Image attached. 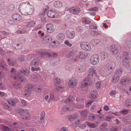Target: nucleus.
<instances>
[{
    "label": "nucleus",
    "instance_id": "obj_1",
    "mask_svg": "<svg viewBox=\"0 0 131 131\" xmlns=\"http://www.w3.org/2000/svg\"><path fill=\"white\" fill-rule=\"evenodd\" d=\"M19 12L23 15H31L34 13L35 8L30 3L26 2L21 3L18 8Z\"/></svg>",
    "mask_w": 131,
    "mask_h": 131
},
{
    "label": "nucleus",
    "instance_id": "obj_2",
    "mask_svg": "<svg viewBox=\"0 0 131 131\" xmlns=\"http://www.w3.org/2000/svg\"><path fill=\"white\" fill-rule=\"evenodd\" d=\"M12 73V78L15 80V82L13 83L14 87L16 89H21L22 87L21 84L22 82H24V80L20 73H17L14 68H12L11 70Z\"/></svg>",
    "mask_w": 131,
    "mask_h": 131
},
{
    "label": "nucleus",
    "instance_id": "obj_3",
    "mask_svg": "<svg viewBox=\"0 0 131 131\" xmlns=\"http://www.w3.org/2000/svg\"><path fill=\"white\" fill-rule=\"evenodd\" d=\"M103 70V68H101L99 70L97 71L95 67H91L88 69L89 74L87 75V77L91 79L93 78V75L96 77H99V75L104 73Z\"/></svg>",
    "mask_w": 131,
    "mask_h": 131
},
{
    "label": "nucleus",
    "instance_id": "obj_4",
    "mask_svg": "<svg viewBox=\"0 0 131 131\" xmlns=\"http://www.w3.org/2000/svg\"><path fill=\"white\" fill-rule=\"evenodd\" d=\"M77 100V97L74 94H71L69 97L65 100L64 102L67 104H70H70H73L75 106L77 109H79L82 106L80 105H78V104H75Z\"/></svg>",
    "mask_w": 131,
    "mask_h": 131
},
{
    "label": "nucleus",
    "instance_id": "obj_5",
    "mask_svg": "<svg viewBox=\"0 0 131 131\" xmlns=\"http://www.w3.org/2000/svg\"><path fill=\"white\" fill-rule=\"evenodd\" d=\"M33 90L37 92L40 91V88H38L36 89L35 88V86L32 84L27 85L25 88V90L26 92L25 93L24 96L27 97H29L31 94V91Z\"/></svg>",
    "mask_w": 131,
    "mask_h": 131
},
{
    "label": "nucleus",
    "instance_id": "obj_6",
    "mask_svg": "<svg viewBox=\"0 0 131 131\" xmlns=\"http://www.w3.org/2000/svg\"><path fill=\"white\" fill-rule=\"evenodd\" d=\"M37 54L40 56H48L55 57L57 56V54L56 53L52 51L49 52L46 50L38 51L37 52Z\"/></svg>",
    "mask_w": 131,
    "mask_h": 131
},
{
    "label": "nucleus",
    "instance_id": "obj_7",
    "mask_svg": "<svg viewBox=\"0 0 131 131\" xmlns=\"http://www.w3.org/2000/svg\"><path fill=\"white\" fill-rule=\"evenodd\" d=\"M91 79L88 78L87 76L84 80L82 81L81 85L82 89H86L89 87L91 84Z\"/></svg>",
    "mask_w": 131,
    "mask_h": 131
},
{
    "label": "nucleus",
    "instance_id": "obj_8",
    "mask_svg": "<svg viewBox=\"0 0 131 131\" xmlns=\"http://www.w3.org/2000/svg\"><path fill=\"white\" fill-rule=\"evenodd\" d=\"M90 61L92 65L95 66L99 62V57L97 54L93 55L91 56L90 58Z\"/></svg>",
    "mask_w": 131,
    "mask_h": 131
},
{
    "label": "nucleus",
    "instance_id": "obj_9",
    "mask_svg": "<svg viewBox=\"0 0 131 131\" xmlns=\"http://www.w3.org/2000/svg\"><path fill=\"white\" fill-rule=\"evenodd\" d=\"M46 31L48 33L51 34L53 32L56 30V27L51 23H48L46 25Z\"/></svg>",
    "mask_w": 131,
    "mask_h": 131
},
{
    "label": "nucleus",
    "instance_id": "obj_10",
    "mask_svg": "<svg viewBox=\"0 0 131 131\" xmlns=\"http://www.w3.org/2000/svg\"><path fill=\"white\" fill-rule=\"evenodd\" d=\"M110 50L112 52V54L116 58V59H117V57L118 51V49L117 47L114 44H112L110 47Z\"/></svg>",
    "mask_w": 131,
    "mask_h": 131
},
{
    "label": "nucleus",
    "instance_id": "obj_11",
    "mask_svg": "<svg viewBox=\"0 0 131 131\" xmlns=\"http://www.w3.org/2000/svg\"><path fill=\"white\" fill-rule=\"evenodd\" d=\"M80 46L83 49L86 51H90L91 50V47L90 45L87 42H82L81 43Z\"/></svg>",
    "mask_w": 131,
    "mask_h": 131
},
{
    "label": "nucleus",
    "instance_id": "obj_12",
    "mask_svg": "<svg viewBox=\"0 0 131 131\" xmlns=\"http://www.w3.org/2000/svg\"><path fill=\"white\" fill-rule=\"evenodd\" d=\"M113 66V63L112 62H110L108 63L106 66H104L101 68H103V71L104 73V70L106 68L108 70V71L109 73L110 74L112 72V69Z\"/></svg>",
    "mask_w": 131,
    "mask_h": 131
},
{
    "label": "nucleus",
    "instance_id": "obj_13",
    "mask_svg": "<svg viewBox=\"0 0 131 131\" xmlns=\"http://www.w3.org/2000/svg\"><path fill=\"white\" fill-rule=\"evenodd\" d=\"M77 84V81L74 78H72L70 80L68 84L69 88H73L76 86Z\"/></svg>",
    "mask_w": 131,
    "mask_h": 131
},
{
    "label": "nucleus",
    "instance_id": "obj_14",
    "mask_svg": "<svg viewBox=\"0 0 131 131\" xmlns=\"http://www.w3.org/2000/svg\"><path fill=\"white\" fill-rule=\"evenodd\" d=\"M80 9L79 7H72L70 8L69 10L70 13L75 15H77L80 13Z\"/></svg>",
    "mask_w": 131,
    "mask_h": 131
},
{
    "label": "nucleus",
    "instance_id": "obj_15",
    "mask_svg": "<svg viewBox=\"0 0 131 131\" xmlns=\"http://www.w3.org/2000/svg\"><path fill=\"white\" fill-rule=\"evenodd\" d=\"M56 14L57 13L54 10H49L47 12V15L50 18H54L55 17Z\"/></svg>",
    "mask_w": 131,
    "mask_h": 131
},
{
    "label": "nucleus",
    "instance_id": "obj_16",
    "mask_svg": "<svg viewBox=\"0 0 131 131\" xmlns=\"http://www.w3.org/2000/svg\"><path fill=\"white\" fill-rule=\"evenodd\" d=\"M98 95L97 91L95 90L91 91L89 95V97L91 99H96Z\"/></svg>",
    "mask_w": 131,
    "mask_h": 131
},
{
    "label": "nucleus",
    "instance_id": "obj_17",
    "mask_svg": "<svg viewBox=\"0 0 131 131\" xmlns=\"http://www.w3.org/2000/svg\"><path fill=\"white\" fill-rule=\"evenodd\" d=\"M66 35L67 37L70 39H72L75 36V34L74 32L73 31L68 30L66 32Z\"/></svg>",
    "mask_w": 131,
    "mask_h": 131
},
{
    "label": "nucleus",
    "instance_id": "obj_18",
    "mask_svg": "<svg viewBox=\"0 0 131 131\" xmlns=\"http://www.w3.org/2000/svg\"><path fill=\"white\" fill-rule=\"evenodd\" d=\"M79 58L82 59L85 58L88 56V53L87 52L83 51H79L78 53Z\"/></svg>",
    "mask_w": 131,
    "mask_h": 131
},
{
    "label": "nucleus",
    "instance_id": "obj_19",
    "mask_svg": "<svg viewBox=\"0 0 131 131\" xmlns=\"http://www.w3.org/2000/svg\"><path fill=\"white\" fill-rule=\"evenodd\" d=\"M19 113L21 115L26 116L28 114L29 112L27 110L20 108L19 110Z\"/></svg>",
    "mask_w": 131,
    "mask_h": 131
},
{
    "label": "nucleus",
    "instance_id": "obj_20",
    "mask_svg": "<svg viewBox=\"0 0 131 131\" xmlns=\"http://www.w3.org/2000/svg\"><path fill=\"white\" fill-rule=\"evenodd\" d=\"M40 60L38 58H35L31 62V64L35 67H36L39 65Z\"/></svg>",
    "mask_w": 131,
    "mask_h": 131
},
{
    "label": "nucleus",
    "instance_id": "obj_21",
    "mask_svg": "<svg viewBox=\"0 0 131 131\" xmlns=\"http://www.w3.org/2000/svg\"><path fill=\"white\" fill-rule=\"evenodd\" d=\"M12 17L13 19L16 21H19L21 18L19 15L16 13L13 14L12 16Z\"/></svg>",
    "mask_w": 131,
    "mask_h": 131
},
{
    "label": "nucleus",
    "instance_id": "obj_22",
    "mask_svg": "<svg viewBox=\"0 0 131 131\" xmlns=\"http://www.w3.org/2000/svg\"><path fill=\"white\" fill-rule=\"evenodd\" d=\"M52 40V38L50 36L47 35L43 38L42 40V42L43 43H48L51 41Z\"/></svg>",
    "mask_w": 131,
    "mask_h": 131
},
{
    "label": "nucleus",
    "instance_id": "obj_23",
    "mask_svg": "<svg viewBox=\"0 0 131 131\" xmlns=\"http://www.w3.org/2000/svg\"><path fill=\"white\" fill-rule=\"evenodd\" d=\"M63 4L60 1H56L54 2L53 3V6L56 8H59L62 6Z\"/></svg>",
    "mask_w": 131,
    "mask_h": 131
},
{
    "label": "nucleus",
    "instance_id": "obj_24",
    "mask_svg": "<svg viewBox=\"0 0 131 131\" xmlns=\"http://www.w3.org/2000/svg\"><path fill=\"white\" fill-rule=\"evenodd\" d=\"M18 100L16 98L11 99L8 100V102L9 104L15 105L18 102Z\"/></svg>",
    "mask_w": 131,
    "mask_h": 131
},
{
    "label": "nucleus",
    "instance_id": "obj_25",
    "mask_svg": "<svg viewBox=\"0 0 131 131\" xmlns=\"http://www.w3.org/2000/svg\"><path fill=\"white\" fill-rule=\"evenodd\" d=\"M47 11V9H45V10L43 11L42 13H41L39 15V16L40 17V19L42 22L45 21L46 20V18L43 16L45 15V12Z\"/></svg>",
    "mask_w": 131,
    "mask_h": 131
},
{
    "label": "nucleus",
    "instance_id": "obj_26",
    "mask_svg": "<svg viewBox=\"0 0 131 131\" xmlns=\"http://www.w3.org/2000/svg\"><path fill=\"white\" fill-rule=\"evenodd\" d=\"M119 79V76L117 74H115L112 77V81L114 83H116L118 81Z\"/></svg>",
    "mask_w": 131,
    "mask_h": 131
},
{
    "label": "nucleus",
    "instance_id": "obj_27",
    "mask_svg": "<svg viewBox=\"0 0 131 131\" xmlns=\"http://www.w3.org/2000/svg\"><path fill=\"white\" fill-rule=\"evenodd\" d=\"M107 124L105 122L102 123L100 126V129L101 131H106V129L108 128H105L107 126Z\"/></svg>",
    "mask_w": 131,
    "mask_h": 131
},
{
    "label": "nucleus",
    "instance_id": "obj_28",
    "mask_svg": "<svg viewBox=\"0 0 131 131\" xmlns=\"http://www.w3.org/2000/svg\"><path fill=\"white\" fill-rule=\"evenodd\" d=\"M32 78L34 79V80L39 81L41 80L42 78L40 76L39 74L33 75L32 76Z\"/></svg>",
    "mask_w": 131,
    "mask_h": 131
},
{
    "label": "nucleus",
    "instance_id": "obj_29",
    "mask_svg": "<svg viewBox=\"0 0 131 131\" xmlns=\"http://www.w3.org/2000/svg\"><path fill=\"white\" fill-rule=\"evenodd\" d=\"M7 65L6 63L4 61H2L0 63V69H7Z\"/></svg>",
    "mask_w": 131,
    "mask_h": 131
},
{
    "label": "nucleus",
    "instance_id": "obj_30",
    "mask_svg": "<svg viewBox=\"0 0 131 131\" xmlns=\"http://www.w3.org/2000/svg\"><path fill=\"white\" fill-rule=\"evenodd\" d=\"M62 109L63 111L66 112L68 111H71L73 110V108L72 107H67L65 105L63 107Z\"/></svg>",
    "mask_w": 131,
    "mask_h": 131
},
{
    "label": "nucleus",
    "instance_id": "obj_31",
    "mask_svg": "<svg viewBox=\"0 0 131 131\" xmlns=\"http://www.w3.org/2000/svg\"><path fill=\"white\" fill-rule=\"evenodd\" d=\"M54 84L55 85L59 84L61 83L60 79L58 77H56L53 79Z\"/></svg>",
    "mask_w": 131,
    "mask_h": 131
},
{
    "label": "nucleus",
    "instance_id": "obj_32",
    "mask_svg": "<svg viewBox=\"0 0 131 131\" xmlns=\"http://www.w3.org/2000/svg\"><path fill=\"white\" fill-rule=\"evenodd\" d=\"M75 54V52L73 50L70 51L66 55V57L68 58L72 57Z\"/></svg>",
    "mask_w": 131,
    "mask_h": 131
},
{
    "label": "nucleus",
    "instance_id": "obj_33",
    "mask_svg": "<svg viewBox=\"0 0 131 131\" xmlns=\"http://www.w3.org/2000/svg\"><path fill=\"white\" fill-rule=\"evenodd\" d=\"M35 22L34 21H31L26 24V26L29 27H32L35 25Z\"/></svg>",
    "mask_w": 131,
    "mask_h": 131
},
{
    "label": "nucleus",
    "instance_id": "obj_34",
    "mask_svg": "<svg viewBox=\"0 0 131 131\" xmlns=\"http://www.w3.org/2000/svg\"><path fill=\"white\" fill-rule=\"evenodd\" d=\"M78 117L76 114L70 115L68 117V119L70 121H73L75 120Z\"/></svg>",
    "mask_w": 131,
    "mask_h": 131
},
{
    "label": "nucleus",
    "instance_id": "obj_35",
    "mask_svg": "<svg viewBox=\"0 0 131 131\" xmlns=\"http://www.w3.org/2000/svg\"><path fill=\"white\" fill-rule=\"evenodd\" d=\"M85 69V67L84 65H81L78 68V71L79 72H82Z\"/></svg>",
    "mask_w": 131,
    "mask_h": 131
},
{
    "label": "nucleus",
    "instance_id": "obj_36",
    "mask_svg": "<svg viewBox=\"0 0 131 131\" xmlns=\"http://www.w3.org/2000/svg\"><path fill=\"white\" fill-rule=\"evenodd\" d=\"M1 104L2 107L4 109L8 110L9 108V105L6 103L4 102H2Z\"/></svg>",
    "mask_w": 131,
    "mask_h": 131
},
{
    "label": "nucleus",
    "instance_id": "obj_37",
    "mask_svg": "<svg viewBox=\"0 0 131 131\" xmlns=\"http://www.w3.org/2000/svg\"><path fill=\"white\" fill-rule=\"evenodd\" d=\"M126 55L125 56V57L123 59V64L125 65L126 64H128L127 63V57L128 55V52H125Z\"/></svg>",
    "mask_w": 131,
    "mask_h": 131
},
{
    "label": "nucleus",
    "instance_id": "obj_38",
    "mask_svg": "<svg viewBox=\"0 0 131 131\" xmlns=\"http://www.w3.org/2000/svg\"><path fill=\"white\" fill-rule=\"evenodd\" d=\"M56 89L57 92H60L63 91L64 88L63 86H60L56 87Z\"/></svg>",
    "mask_w": 131,
    "mask_h": 131
},
{
    "label": "nucleus",
    "instance_id": "obj_39",
    "mask_svg": "<svg viewBox=\"0 0 131 131\" xmlns=\"http://www.w3.org/2000/svg\"><path fill=\"white\" fill-rule=\"evenodd\" d=\"M82 123V121L80 120H76L73 124L72 126L73 127L75 128L77 127V125L78 124H80Z\"/></svg>",
    "mask_w": 131,
    "mask_h": 131
},
{
    "label": "nucleus",
    "instance_id": "obj_40",
    "mask_svg": "<svg viewBox=\"0 0 131 131\" xmlns=\"http://www.w3.org/2000/svg\"><path fill=\"white\" fill-rule=\"evenodd\" d=\"M82 22L83 23L85 24H90L91 22L89 20H88L86 18H83L82 20Z\"/></svg>",
    "mask_w": 131,
    "mask_h": 131
},
{
    "label": "nucleus",
    "instance_id": "obj_41",
    "mask_svg": "<svg viewBox=\"0 0 131 131\" xmlns=\"http://www.w3.org/2000/svg\"><path fill=\"white\" fill-rule=\"evenodd\" d=\"M101 82L99 81L96 82L95 83L96 87L98 89H100L101 88L102 86Z\"/></svg>",
    "mask_w": 131,
    "mask_h": 131
},
{
    "label": "nucleus",
    "instance_id": "obj_42",
    "mask_svg": "<svg viewBox=\"0 0 131 131\" xmlns=\"http://www.w3.org/2000/svg\"><path fill=\"white\" fill-rule=\"evenodd\" d=\"M104 118V116L102 115H97L95 119L97 118L98 120L101 121L103 120Z\"/></svg>",
    "mask_w": 131,
    "mask_h": 131
},
{
    "label": "nucleus",
    "instance_id": "obj_43",
    "mask_svg": "<svg viewBox=\"0 0 131 131\" xmlns=\"http://www.w3.org/2000/svg\"><path fill=\"white\" fill-rule=\"evenodd\" d=\"M125 105L126 107L131 106V100L130 99L127 100L125 101Z\"/></svg>",
    "mask_w": 131,
    "mask_h": 131
},
{
    "label": "nucleus",
    "instance_id": "obj_44",
    "mask_svg": "<svg viewBox=\"0 0 131 131\" xmlns=\"http://www.w3.org/2000/svg\"><path fill=\"white\" fill-rule=\"evenodd\" d=\"M25 60L24 56L23 55H20L18 58V60L20 62H22L24 61Z\"/></svg>",
    "mask_w": 131,
    "mask_h": 131
},
{
    "label": "nucleus",
    "instance_id": "obj_45",
    "mask_svg": "<svg viewBox=\"0 0 131 131\" xmlns=\"http://www.w3.org/2000/svg\"><path fill=\"white\" fill-rule=\"evenodd\" d=\"M101 54L102 57L104 59L107 58L108 57V54L105 52H102Z\"/></svg>",
    "mask_w": 131,
    "mask_h": 131
},
{
    "label": "nucleus",
    "instance_id": "obj_46",
    "mask_svg": "<svg viewBox=\"0 0 131 131\" xmlns=\"http://www.w3.org/2000/svg\"><path fill=\"white\" fill-rule=\"evenodd\" d=\"M20 101L22 104V106H23L24 107L27 106V103L25 100L22 99H20Z\"/></svg>",
    "mask_w": 131,
    "mask_h": 131
},
{
    "label": "nucleus",
    "instance_id": "obj_47",
    "mask_svg": "<svg viewBox=\"0 0 131 131\" xmlns=\"http://www.w3.org/2000/svg\"><path fill=\"white\" fill-rule=\"evenodd\" d=\"M124 81L126 82V84H128L129 83L131 82V79L128 78H126L124 79Z\"/></svg>",
    "mask_w": 131,
    "mask_h": 131
},
{
    "label": "nucleus",
    "instance_id": "obj_48",
    "mask_svg": "<svg viewBox=\"0 0 131 131\" xmlns=\"http://www.w3.org/2000/svg\"><path fill=\"white\" fill-rule=\"evenodd\" d=\"M7 61L8 62V64L10 66H13L15 64L16 61L14 60L13 61H10V59H8L7 60Z\"/></svg>",
    "mask_w": 131,
    "mask_h": 131
},
{
    "label": "nucleus",
    "instance_id": "obj_49",
    "mask_svg": "<svg viewBox=\"0 0 131 131\" xmlns=\"http://www.w3.org/2000/svg\"><path fill=\"white\" fill-rule=\"evenodd\" d=\"M87 112L86 111H82L81 113V115L83 117H84L83 118V120H85V117H86L87 115Z\"/></svg>",
    "mask_w": 131,
    "mask_h": 131
},
{
    "label": "nucleus",
    "instance_id": "obj_50",
    "mask_svg": "<svg viewBox=\"0 0 131 131\" xmlns=\"http://www.w3.org/2000/svg\"><path fill=\"white\" fill-rule=\"evenodd\" d=\"M2 129L3 131H12L11 129L9 128L8 127L6 126L3 127Z\"/></svg>",
    "mask_w": 131,
    "mask_h": 131
},
{
    "label": "nucleus",
    "instance_id": "obj_51",
    "mask_svg": "<svg viewBox=\"0 0 131 131\" xmlns=\"http://www.w3.org/2000/svg\"><path fill=\"white\" fill-rule=\"evenodd\" d=\"M16 32L17 33L22 34L25 33L26 32V31L25 30L22 29L17 30Z\"/></svg>",
    "mask_w": 131,
    "mask_h": 131
},
{
    "label": "nucleus",
    "instance_id": "obj_52",
    "mask_svg": "<svg viewBox=\"0 0 131 131\" xmlns=\"http://www.w3.org/2000/svg\"><path fill=\"white\" fill-rule=\"evenodd\" d=\"M116 93V91L115 90L111 91L110 92V95L113 97L115 96Z\"/></svg>",
    "mask_w": 131,
    "mask_h": 131
},
{
    "label": "nucleus",
    "instance_id": "obj_53",
    "mask_svg": "<svg viewBox=\"0 0 131 131\" xmlns=\"http://www.w3.org/2000/svg\"><path fill=\"white\" fill-rule=\"evenodd\" d=\"M57 38L59 39H61L63 38L64 37V36L63 33H60L57 35Z\"/></svg>",
    "mask_w": 131,
    "mask_h": 131
},
{
    "label": "nucleus",
    "instance_id": "obj_54",
    "mask_svg": "<svg viewBox=\"0 0 131 131\" xmlns=\"http://www.w3.org/2000/svg\"><path fill=\"white\" fill-rule=\"evenodd\" d=\"M20 72L26 75H27L28 74V73L27 70H24L23 69H21L20 70Z\"/></svg>",
    "mask_w": 131,
    "mask_h": 131
},
{
    "label": "nucleus",
    "instance_id": "obj_55",
    "mask_svg": "<svg viewBox=\"0 0 131 131\" xmlns=\"http://www.w3.org/2000/svg\"><path fill=\"white\" fill-rule=\"evenodd\" d=\"M87 125L88 126L91 128H94L96 126V125L93 123H87Z\"/></svg>",
    "mask_w": 131,
    "mask_h": 131
},
{
    "label": "nucleus",
    "instance_id": "obj_56",
    "mask_svg": "<svg viewBox=\"0 0 131 131\" xmlns=\"http://www.w3.org/2000/svg\"><path fill=\"white\" fill-rule=\"evenodd\" d=\"M98 8L96 7H95L89 9L88 10V11L96 12L98 11Z\"/></svg>",
    "mask_w": 131,
    "mask_h": 131
},
{
    "label": "nucleus",
    "instance_id": "obj_57",
    "mask_svg": "<svg viewBox=\"0 0 131 131\" xmlns=\"http://www.w3.org/2000/svg\"><path fill=\"white\" fill-rule=\"evenodd\" d=\"M113 117V116L112 115H110V116H107L105 118V119L106 121H110L111 119Z\"/></svg>",
    "mask_w": 131,
    "mask_h": 131
},
{
    "label": "nucleus",
    "instance_id": "obj_58",
    "mask_svg": "<svg viewBox=\"0 0 131 131\" xmlns=\"http://www.w3.org/2000/svg\"><path fill=\"white\" fill-rule=\"evenodd\" d=\"M45 112L44 111H42L41 113V117L40 118V120L41 121L43 119L45 116Z\"/></svg>",
    "mask_w": 131,
    "mask_h": 131
},
{
    "label": "nucleus",
    "instance_id": "obj_59",
    "mask_svg": "<svg viewBox=\"0 0 131 131\" xmlns=\"http://www.w3.org/2000/svg\"><path fill=\"white\" fill-rule=\"evenodd\" d=\"M31 70L32 71H37L38 70L40 71V69L39 67H38L36 68H35L34 67H31Z\"/></svg>",
    "mask_w": 131,
    "mask_h": 131
},
{
    "label": "nucleus",
    "instance_id": "obj_60",
    "mask_svg": "<svg viewBox=\"0 0 131 131\" xmlns=\"http://www.w3.org/2000/svg\"><path fill=\"white\" fill-rule=\"evenodd\" d=\"M64 43L65 45L69 47H71L72 46V44L67 40L65 41Z\"/></svg>",
    "mask_w": 131,
    "mask_h": 131
},
{
    "label": "nucleus",
    "instance_id": "obj_61",
    "mask_svg": "<svg viewBox=\"0 0 131 131\" xmlns=\"http://www.w3.org/2000/svg\"><path fill=\"white\" fill-rule=\"evenodd\" d=\"M128 111L126 109H123L121 111L122 114H126L128 113Z\"/></svg>",
    "mask_w": 131,
    "mask_h": 131
},
{
    "label": "nucleus",
    "instance_id": "obj_62",
    "mask_svg": "<svg viewBox=\"0 0 131 131\" xmlns=\"http://www.w3.org/2000/svg\"><path fill=\"white\" fill-rule=\"evenodd\" d=\"M5 76V74L3 72H0V81Z\"/></svg>",
    "mask_w": 131,
    "mask_h": 131
},
{
    "label": "nucleus",
    "instance_id": "obj_63",
    "mask_svg": "<svg viewBox=\"0 0 131 131\" xmlns=\"http://www.w3.org/2000/svg\"><path fill=\"white\" fill-rule=\"evenodd\" d=\"M89 119L91 120H93L95 119V116L93 114H90L89 117Z\"/></svg>",
    "mask_w": 131,
    "mask_h": 131
},
{
    "label": "nucleus",
    "instance_id": "obj_64",
    "mask_svg": "<svg viewBox=\"0 0 131 131\" xmlns=\"http://www.w3.org/2000/svg\"><path fill=\"white\" fill-rule=\"evenodd\" d=\"M33 56L31 54L27 55L26 56L27 59V60L31 59L33 58Z\"/></svg>",
    "mask_w": 131,
    "mask_h": 131
}]
</instances>
